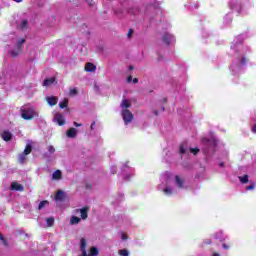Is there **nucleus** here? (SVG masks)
Segmentation results:
<instances>
[{
    "mask_svg": "<svg viewBox=\"0 0 256 256\" xmlns=\"http://www.w3.org/2000/svg\"><path fill=\"white\" fill-rule=\"evenodd\" d=\"M80 251L79 256H97L99 255V249L95 246L90 247V252L87 254V240L85 238L80 239Z\"/></svg>",
    "mask_w": 256,
    "mask_h": 256,
    "instance_id": "nucleus-1",
    "label": "nucleus"
},
{
    "mask_svg": "<svg viewBox=\"0 0 256 256\" xmlns=\"http://www.w3.org/2000/svg\"><path fill=\"white\" fill-rule=\"evenodd\" d=\"M36 115L37 113L33 107L21 109V117L25 121H31L35 119Z\"/></svg>",
    "mask_w": 256,
    "mask_h": 256,
    "instance_id": "nucleus-2",
    "label": "nucleus"
},
{
    "mask_svg": "<svg viewBox=\"0 0 256 256\" xmlns=\"http://www.w3.org/2000/svg\"><path fill=\"white\" fill-rule=\"evenodd\" d=\"M121 115L125 125H129L135 119V116L129 109H122Z\"/></svg>",
    "mask_w": 256,
    "mask_h": 256,
    "instance_id": "nucleus-3",
    "label": "nucleus"
},
{
    "mask_svg": "<svg viewBox=\"0 0 256 256\" xmlns=\"http://www.w3.org/2000/svg\"><path fill=\"white\" fill-rule=\"evenodd\" d=\"M202 143L205 145V153H209L210 149H213L215 147V141L209 140L207 138L202 139Z\"/></svg>",
    "mask_w": 256,
    "mask_h": 256,
    "instance_id": "nucleus-4",
    "label": "nucleus"
},
{
    "mask_svg": "<svg viewBox=\"0 0 256 256\" xmlns=\"http://www.w3.org/2000/svg\"><path fill=\"white\" fill-rule=\"evenodd\" d=\"M76 211H77V213H80V217L83 220H85V219H87V217H89V211H90L89 206H84L83 208L77 209Z\"/></svg>",
    "mask_w": 256,
    "mask_h": 256,
    "instance_id": "nucleus-5",
    "label": "nucleus"
},
{
    "mask_svg": "<svg viewBox=\"0 0 256 256\" xmlns=\"http://www.w3.org/2000/svg\"><path fill=\"white\" fill-rule=\"evenodd\" d=\"M0 137L3 139V141L9 142L13 139V133L9 130H5L0 134Z\"/></svg>",
    "mask_w": 256,
    "mask_h": 256,
    "instance_id": "nucleus-6",
    "label": "nucleus"
},
{
    "mask_svg": "<svg viewBox=\"0 0 256 256\" xmlns=\"http://www.w3.org/2000/svg\"><path fill=\"white\" fill-rule=\"evenodd\" d=\"M58 101H59V98H57V96L46 97V102L48 103V105L50 107H55V105H57Z\"/></svg>",
    "mask_w": 256,
    "mask_h": 256,
    "instance_id": "nucleus-7",
    "label": "nucleus"
},
{
    "mask_svg": "<svg viewBox=\"0 0 256 256\" xmlns=\"http://www.w3.org/2000/svg\"><path fill=\"white\" fill-rule=\"evenodd\" d=\"M162 41L165 43V45H171V42L173 41V35L170 33H165L162 36Z\"/></svg>",
    "mask_w": 256,
    "mask_h": 256,
    "instance_id": "nucleus-8",
    "label": "nucleus"
},
{
    "mask_svg": "<svg viewBox=\"0 0 256 256\" xmlns=\"http://www.w3.org/2000/svg\"><path fill=\"white\" fill-rule=\"evenodd\" d=\"M10 189H11V191H20V192L25 191V188L23 187V185H21L17 182H12Z\"/></svg>",
    "mask_w": 256,
    "mask_h": 256,
    "instance_id": "nucleus-9",
    "label": "nucleus"
},
{
    "mask_svg": "<svg viewBox=\"0 0 256 256\" xmlns=\"http://www.w3.org/2000/svg\"><path fill=\"white\" fill-rule=\"evenodd\" d=\"M97 70V66H95V64L88 62L85 65V71H87V73H93Z\"/></svg>",
    "mask_w": 256,
    "mask_h": 256,
    "instance_id": "nucleus-10",
    "label": "nucleus"
},
{
    "mask_svg": "<svg viewBox=\"0 0 256 256\" xmlns=\"http://www.w3.org/2000/svg\"><path fill=\"white\" fill-rule=\"evenodd\" d=\"M66 135L70 139H75L77 137V129L75 128L68 129V131L66 132Z\"/></svg>",
    "mask_w": 256,
    "mask_h": 256,
    "instance_id": "nucleus-11",
    "label": "nucleus"
},
{
    "mask_svg": "<svg viewBox=\"0 0 256 256\" xmlns=\"http://www.w3.org/2000/svg\"><path fill=\"white\" fill-rule=\"evenodd\" d=\"M63 199H65V192H63V190H58L55 194V200L63 201Z\"/></svg>",
    "mask_w": 256,
    "mask_h": 256,
    "instance_id": "nucleus-12",
    "label": "nucleus"
},
{
    "mask_svg": "<svg viewBox=\"0 0 256 256\" xmlns=\"http://www.w3.org/2000/svg\"><path fill=\"white\" fill-rule=\"evenodd\" d=\"M55 120L58 123V125H60V126L65 125V117H63L61 114H56Z\"/></svg>",
    "mask_w": 256,
    "mask_h": 256,
    "instance_id": "nucleus-13",
    "label": "nucleus"
},
{
    "mask_svg": "<svg viewBox=\"0 0 256 256\" xmlns=\"http://www.w3.org/2000/svg\"><path fill=\"white\" fill-rule=\"evenodd\" d=\"M55 81H56L55 77L47 78L44 80L43 85L44 87H50V85H53Z\"/></svg>",
    "mask_w": 256,
    "mask_h": 256,
    "instance_id": "nucleus-14",
    "label": "nucleus"
},
{
    "mask_svg": "<svg viewBox=\"0 0 256 256\" xmlns=\"http://www.w3.org/2000/svg\"><path fill=\"white\" fill-rule=\"evenodd\" d=\"M120 107H121L122 109H130V107H131V101H129V100H127V99H123V100H122V103H121V105H120Z\"/></svg>",
    "mask_w": 256,
    "mask_h": 256,
    "instance_id": "nucleus-15",
    "label": "nucleus"
},
{
    "mask_svg": "<svg viewBox=\"0 0 256 256\" xmlns=\"http://www.w3.org/2000/svg\"><path fill=\"white\" fill-rule=\"evenodd\" d=\"M176 185L179 187V189H183L184 181L183 178L179 177V175L175 176Z\"/></svg>",
    "mask_w": 256,
    "mask_h": 256,
    "instance_id": "nucleus-16",
    "label": "nucleus"
},
{
    "mask_svg": "<svg viewBox=\"0 0 256 256\" xmlns=\"http://www.w3.org/2000/svg\"><path fill=\"white\" fill-rule=\"evenodd\" d=\"M62 177H63V174L61 170H55L54 173L52 174V179H56L57 181H59V179H61Z\"/></svg>",
    "mask_w": 256,
    "mask_h": 256,
    "instance_id": "nucleus-17",
    "label": "nucleus"
},
{
    "mask_svg": "<svg viewBox=\"0 0 256 256\" xmlns=\"http://www.w3.org/2000/svg\"><path fill=\"white\" fill-rule=\"evenodd\" d=\"M79 223H81V218L77 216H72L70 218V225H79Z\"/></svg>",
    "mask_w": 256,
    "mask_h": 256,
    "instance_id": "nucleus-18",
    "label": "nucleus"
},
{
    "mask_svg": "<svg viewBox=\"0 0 256 256\" xmlns=\"http://www.w3.org/2000/svg\"><path fill=\"white\" fill-rule=\"evenodd\" d=\"M31 151H33V146L31 144H27L24 151H23V154L24 155H31Z\"/></svg>",
    "mask_w": 256,
    "mask_h": 256,
    "instance_id": "nucleus-19",
    "label": "nucleus"
},
{
    "mask_svg": "<svg viewBox=\"0 0 256 256\" xmlns=\"http://www.w3.org/2000/svg\"><path fill=\"white\" fill-rule=\"evenodd\" d=\"M59 107L60 109H66V107H69V100L64 98V100L59 103Z\"/></svg>",
    "mask_w": 256,
    "mask_h": 256,
    "instance_id": "nucleus-20",
    "label": "nucleus"
},
{
    "mask_svg": "<svg viewBox=\"0 0 256 256\" xmlns=\"http://www.w3.org/2000/svg\"><path fill=\"white\" fill-rule=\"evenodd\" d=\"M26 161H27L26 154H24V153L20 154L19 157H18V163L23 165Z\"/></svg>",
    "mask_w": 256,
    "mask_h": 256,
    "instance_id": "nucleus-21",
    "label": "nucleus"
},
{
    "mask_svg": "<svg viewBox=\"0 0 256 256\" xmlns=\"http://www.w3.org/2000/svg\"><path fill=\"white\" fill-rule=\"evenodd\" d=\"M23 43H25V39H21L16 42V49L19 51H23Z\"/></svg>",
    "mask_w": 256,
    "mask_h": 256,
    "instance_id": "nucleus-22",
    "label": "nucleus"
},
{
    "mask_svg": "<svg viewBox=\"0 0 256 256\" xmlns=\"http://www.w3.org/2000/svg\"><path fill=\"white\" fill-rule=\"evenodd\" d=\"M9 53H10L11 57H19L21 50L16 48V49L11 50Z\"/></svg>",
    "mask_w": 256,
    "mask_h": 256,
    "instance_id": "nucleus-23",
    "label": "nucleus"
},
{
    "mask_svg": "<svg viewBox=\"0 0 256 256\" xmlns=\"http://www.w3.org/2000/svg\"><path fill=\"white\" fill-rule=\"evenodd\" d=\"M47 205H49V201H47V200L41 201V202L39 203V205H38V210L41 211V209H44L45 206H47Z\"/></svg>",
    "mask_w": 256,
    "mask_h": 256,
    "instance_id": "nucleus-24",
    "label": "nucleus"
},
{
    "mask_svg": "<svg viewBox=\"0 0 256 256\" xmlns=\"http://www.w3.org/2000/svg\"><path fill=\"white\" fill-rule=\"evenodd\" d=\"M239 180L241 183L247 184V183H249V175L245 174L244 176L239 177Z\"/></svg>",
    "mask_w": 256,
    "mask_h": 256,
    "instance_id": "nucleus-25",
    "label": "nucleus"
},
{
    "mask_svg": "<svg viewBox=\"0 0 256 256\" xmlns=\"http://www.w3.org/2000/svg\"><path fill=\"white\" fill-rule=\"evenodd\" d=\"M55 223V218H47L46 220V224H47V227H53V224Z\"/></svg>",
    "mask_w": 256,
    "mask_h": 256,
    "instance_id": "nucleus-26",
    "label": "nucleus"
},
{
    "mask_svg": "<svg viewBox=\"0 0 256 256\" xmlns=\"http://www.w3.org/2000/svg\"><path fill=\"white\" fill-rule=\"evenodd\" d=\"M27 25H29V22L27 21V20H22L21 21V24H20V26H19V29H27Z\"/></svg>",
    "mask_w": 256,
    "mask_h": 256,
    "instance_id": "nucleus-27",
    "label": "nucleus"
},
{
    "mask_svg": "<svg viewBox=\"0 0 256 256\" xmlns=\"http://www.w3.org/2000/svg\"><path fill=\"white\" fill-rule=\"evenodd\" d=\"M118 255H120V256H129V250H127V249L119 250Z\"/></svg>",
    "mask_w": 256,
    "mask_h": 256,
    "instance_id": "nucleus-28",
    "label": "nucleus"
},
{
    "mask_svg": "<svg viewBox=\"0 0 256 256\" xmlns=\"http://www.w3.org/2000/svg\"><path fill=\"white\" fill-rule=\"evenodd\" d=\"M187 153V149L185 146L182 144L180 145V155H185Z\"/></svg>",
    "mask_w": 256,
    "mask_h": 256,
    "instance_id": "nucleus-29",
    "label": "nucleus"
},
{
    "mask_svg": "<svg viewBox=\"0 0 256 256\" xmlns=\"http://www.w3.org/2000/svg\"><path fill=\"white\" fill-rule=\"evenodd\" d=\"M255 189V182H251V185L246 186V191H253Z\"/></svg>",
    "mask_w": 256,
    "mask_h": 256,
    "instance_id": "nucleus-30",
    "label": "nucleus"
},
{
    "mask_svg": "<svg viewBox=\"0 0 256 256\" xmlns=\"http://www.w3.org/2000/svg\"><path fill=\"white\" fill-rule=\"evenodd\" d=\"M211 239H206L202 242L201 247H206V245H211Z\"/></svg>",
    "mask_w": 256,
    "mask_h": 256,
    "instance_id": "nucleus-31",
    "label": "nucleus"
},
{
    "mask_svg": "<svg viewBox=\"0 0 256 256\" xmlns=\"http://www.w3.org/2000/svg\"><path fill=\"white\" fill-rule=\"evenodd\" d=\"M199 148H190V153H192V155H197V153H199Z\"/></svg>",
    "mask_w": 256,
    "mask_h": 256,
    "instance_id": "nucleus-32",
    "label": "nucleus"
},
{
    "mask_svg": "<svg viewBox=\"0 0 256 256\" xmlns=\"http://www.w3.org/2000/svg\"><path fill=\"white\" fill-rule=\"evenodd\" d=\"M69 95L70 97H74V95H77V90L75 88L71 89Z\"/></svg>",
    "mask_w": 256,
    "mask_h": 256,
    "instance_id": "nucleus-33",
    "label": "nucleus"
},
{
    "mask_svg": "<svg viewBox=\"0 0 256 256\" xmlns=\"http://www.w3.org/2000/svg\"><path fill=\"white\" fill-rule=\"evenodd\" d=\"M48 152L51 154L55 153V147L53 145L48 146Z\"/></svg>",
    "mask_w": 256,
    "mask_h": 256,
    "instance_id": "nucleus-34",
    "label": "nucleus"
},
{
    "mask_svg": "<svg viewBox=\"0 0 256 256\" xmlns=\"http://www.w3.org/2000/svg\"><path fill=\"white\" fill-rule=\"evenodd\" d=\"M245 63H247V58L242 57V59L240 61V65H245Z\"/></svg>",
    "mask_w": 256,
    "mask_h": 256,
    "instance_id": "nucleus-35",
    "label": "nucleus"
},
{
    "mask_svg": "<svg viewBox=\"0 0 256 256\" xmlns=\"http://www.w3.org/2000/svg\"><path fill=\"white\" fill-rule=\"evenodd\" d=\"M172 190L170 188H165L164 189V193H166L167 195H171Z\"/></svg>",
    "mask_w": 256,
    "mask_h": 256,
    "instance_id": "nucleus-36",
    "label": "nucleus"
},
{
    "mask_svg": "<svg viewBox=\"0 0 256 256\" xmlns=\"http://www.w3.org/2000/svg\"><path fill=\"white\" fill-rule=\"evenodd\" d=\"M131 81H133V76L130 75V76L127 77V82L131 83Z\"/></svg>",
    "mask_w": 256,
    "mask_h": 256,
    "instance_id": "nucleus-37",
    "label": "nucleus"
},
{
    "mask_svg": "<svg viewBox=\"0 0 256 256\" xmlns=\"http://www.w3.org/2000/svg\"><path fill=\"white\" fill-rule=\"evenodd\" d=\"M131 35H133V29H130L127 34L128 37H131Z\"/></svg>",
    "mask_w": 256,
    "mask_h": 256,
    "instance_id": "nucleus-38",
    "label": "nucleus"
},
{
    "mask_svg": "<svg viewBox=\"0 0 256 256\" xmlns=\"http://www.w3.org/2000/svg\"><path fill=\"white\" fill-rule=\"evenodd\" d=\"M74 126H75V127H82V126H83V124H81V123H77V122H74Z\"/></svg>",
    "mask_w": 256,
    "mask_h": 256,
    "instance_id": "nucleus-39",
    "label": "nucleus"
},
{
    "mask_svg": "<svg viewBox=\"0 0 256 256\" xmlns=\"http://www.w3.org/2000/svg\"><path fill=\"white\" fill-rule=\"evenodd\" d=\"M90 129H91V131H94V130H95V122H93V123L91 124Z\"/></svg>",
    "mask_w": 256,
    "mask_h": 256,
    "instance_id": "nucleus-40",
    "label": "nucleus"
},
{
    "mask_svg": "<svg viewBox=\"0 0 256 256\" xmlns=\"http://www.w3.org/2000/svg\"><path fill=\"white\" fill-rule=\"evenodd\" d=\"M1 241H2L3 245H5V247H7L9 245V243H7V240H5V238H4V240H1Z\"/></svg>",
    "mask_w": 256,
    "mask_h": 256,
    "instance_id": "nucleus-41",
    "label": "nucleus"
},
{
    "mask_svg": "<svg viewBox=\"0 0 256 256\" xmlns=\"http://www.w3.org/2000/svg\"><path fill=\"white\" fill-rule=\"evenodd\" d=\"M252 133H256V124L252 127Z\"/></svg>",
    "mask_w": 256,
    "mask_h": 256,
    "instance_id": "nucleus-42",
    "label": "nucleus"
},
{
    "mask_svg": "<svg viewBox=\"0 0 256 256\" xmlns=\"http://www.w3.org/2000/svg\"><path fill=\"white\" fill-rule=\"evenodd\" d=\"M133 83H134V84L139 83V79L134 78V79H133Z\"/></svg>",
    "mask_w": 256,
    "mask_h": 256,
    "instance_id": "nucleus-43",
    "label": "nucleus"
},
{
    "mask_svg": "<svg viewBox=\"0 0 256 256\" xmlns=\"http://www.w3.org/2000/svg\"><path fill=\"white\" fill-rule=\"evenodd\" d=\"M223 249H229V245L223 244Z\"/></svg>",
    "mask_w": 256,
    "mask_h": 256,
    "instance_id": "nucleus-44",
    "label": "nucleus"
},
{
    "mask_svg": "<svg viewBox=\"0 0 256 256\" xmlns=\"http://www.w3.org/2000/svg\"><path fill=\"white\" fill-rule=\"evenodd\" d=\"M5 236H3V234L0 233V241L4 240Z\"/></svg>",
    "mask_w": 256,
    "mask_h": 256,
    "instance_id": "nucleus-45",
    "label": "nucleus"
},
{
    "mask_svg": "<svg viewBox=\"0 0 256 256\" xmlns=\"http://www.w3.org/2000/svg\"><path fill=\"white\" fill-rule=\"evenodd\" d=\"M219 165H220L221 167H225V163H223V162H221Z\"/></svg>",
    "mask_w": 256,
    "mask_h": 256,
    "instance_id": "nucleus-46",
    "label": "nucleus"
},
{
    "mask_svg": "<svg viewBox=\"0 0 256 256\" xmlns=\"http://www.w3.org/2000/svg\"><path fill=\"white\" fill-rule=\"evenodd\" d=\"M213 256H220L219 253H214Z\"/></svg>",
    "mask_w": 256,
    "mask_h": 256,
    "instance_id": "nucleus-47",
    "label": "nucleus"
},
{
    "mask_svg": "<svg viewBox=\"0 0 256 256\" xmlns=\"http://www.w3.org/2000/svg\"><path fill=\"white\" fill-rule=\"evenodd\" d=\"M164 103H167V98H164Z\"/></svg>",
    "mask_w": 256,
    "mask_h": 256,
    "instance_id": "nucleus-48",
    "label": "nucleus"
},
{
    "mask_svg": "<svg viewBox=\"0 0 256 256\" xmlns=\"http://www.w3.org/2000/svg\"><path fill=\"white\" fill-rule=\"evenodd\" d=\"M154 113H155V115H159V113L157 111H155Z\"/></svg>",
    "mask_w": 256,
    "mask_h": 256,
    "instance_id": "nucleus-49",
    "label": "nucleus"
},
{
    "mask_svg": "<svg viewBox=\"0 0 256 256\" xmlns=\"http://www.w3.org/2000/svg\"><path fill=\"white\" fill-rule=\"evenodd\" d=\"M129 69H130V70L133 69V66H129Z\"/></svg>",
    "mask_w": 256,
    "mask_h": 256,
    "instance_id": "nucleus-50",
    "label": "nucleus"
},
{
    "mask_svg": "<svg viewBox=\"0 0 256 256\" xmlns=\"http://www.w3.org/2000/svg\"><path fill=\"white\" fill-rule=\"evenodd\" d=\"M122 239H127V237L123 236Z\"/></svg>",
    "mask_w": 256,
    "mask_h": 256,
    "instance_id": "nucleus-51",
    "label": "nucleus"
},
{
    "mask_svg": "<svg viewBox=\"0 0 256 256\" xmlns=\"http://www.w3.org/2000/svg\"><path fill=\"white\" fill-rule=\"evenodd\" d=\"M162 111H165V108H164V107L162 108Z\"/></svg>",
    "mask_w": 256,
    "mask_h": 256,
    "instance_id": "nucleus-52",
    "label": "nucleus"
},
{
    "mask_svg": "<svg viewBox=\"0 0 256 256\" xmlns=\"http://www.w3.org/2000/svg\"><path fill=\"white\" fill-rule=\"evenodd\" d=\"M87 187H91V185L89 186V185H87Z\"/></svg>",
    "mask_w": 256,
    "mask_h": 256,
    "instance_id": "nucleus-53",
    "label": "nucleus"
},
{
    "mask_svg": "<svg viewBox=\"0 0 256 256\" xmlns=\"http://www.w3.org/2000/svg\"><path fill=\"white\" fill-rule=\"evenodd\" d=\"M87 187H91V185L89 186V185H87Z\"/></svg>",
    "mask_w": 256,
    "mask_h": 256,
    "instance_id": "nucleus-54",
    "label": "nucleus"
}]
</instances>
